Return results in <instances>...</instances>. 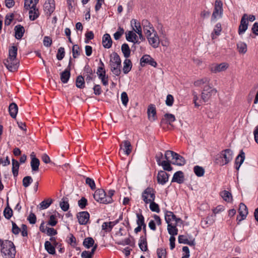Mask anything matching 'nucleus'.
<instances>
[{
    "label": "nucleus",
    "mask_w": 258,
    "mask_h": 258,
    "mask_svg": "<svg viewBox=\"0 0 258 258\" xmlns=\"http://www.w3.org/2000/svg\"><path fill=\"white\" fill-rule=\"evenodd\" d=\"M142 24L149 44L153 48H157L159 46L160 40L153 25L147 20H143Z\"/></svg>",
    "instance_id": "1"
},
{
    "label": "nucleus",
    "mask_w": 258,
    "mask_h": 258,
    "mask_svg": "<svg viewBox=\"0 0 258 258\" xmlns=\"http://www.w3.org/2000/svg\"><path fill=\"white\" fill-rule=\"evenodd\" d=\"M18 48L16 46H13L9 49L8 57L3 60V63L6 68L10 72L16 71L19 67V61L17 58Z\"/></svg>",
    "instance_id": "2"
},
{
    "label": "nucleus",
    "mask_w": 258,
    "mask_h": 258,
    "mask_svg": "<svg viewBox=\"0 0 258 258\" xmlns=\"http://www.w3.org/2000/svg\"><path fill=\"white\" fill-rule=\"evenodd\" d=\"M0 247L4 258H15L16 251L15 245L11 241L0 239Z\"/></svg>",
    "instance_id": "3"
},
{
    "label": "nucleus",
    "mask_w": 258,
    "mask_h": 258,
    "mask_svg": "<svg viewBox=\"0 0 258 258\" xmlns=\"http://www.w3.org/2000/svg\"><path fill=\"white\" fill-rule=\"evenodd\" d=\"M114 191L110 190L108 191L107 195L105 191L102 189H98L93 195L95 200L100 203L108 204L113 202L112 197L114 195Z\"/></svg>",
    "instance_id": "4"
},
{
    "label": "nucleus",
    "mask_w": 258,
    "mask_h": 258,
    "mask_svg": "<svg viewBox=\"0 0 258 258\" xmlns=\"http://www.w3.org/2000/svg\"><path fill=\"white\" fill-rule=\"evenodd\" d=\"M109 66L111 71L116 76H119L121 73V60L119 56L113 52L110 55Z\"/></svg>",
    "instance_id": "5"
},
{
    "label": "nucleus",
    "mask_w": 258,
    "mask_h": 258,
    "mask_svg": "<svg viewBox=\"0 0 258 258\" xmlns=\"http://www.w3.org/2000/svg\"><path fill=\"white\" fill-rule=\"evenodd\" d=\"M233 153L230 149H225L220 152L216 158V162L220 166L228 164L233 158Z\"/></svg>",
    "instance_id": "6"
},
{
    "label": "nucleus",
    "mask_w": 258,
    "mask_h": 258,
    "mask_svg": "<svg viewBox=\"0 0 258 258\" xmlns=\"http://www.w3.org/2000/svg\"><path fill=\"white\" fill-rule=\"evenodd\" d=\"M169 155L172 157V161H170V163H172L173 164L178 166H182L185 164L184 159L180 155L172 151L167 150L165 152L164 155L165 159L169 160Z\"/></svg>",
    "instance_id": "7"
},
{
    "label": "nucleus",
    "mask_w": 258,
    "mask_h": 258,
    "mask_svg": "<svg viewBox=\"0 0 258 258\" xmlns=\"http://www.w3.org/2000/svg\"><path fill=\"white\" fill-rule=\"evenodd\" d=\"M229 67L228 63L223 62L220 63H212L209 66V70L212 73L217 74L225 72Z\"/></svg>",
    "instance_id": "8"
},
{
    "label": "nucleus",
    "mask_w": 258,
    "mask_h": 258,
    "mask_svg": "<svg viewBox=\"0 0 258 258\" xmlns=\"http://www.w3.org/2000/svg\"><path fill=\"white\" fill-rule=\"evenodd\" d=\"M142 198L145 204L153 202L155 199V191L151 187H148L142 192Z\"/></svg>",
    "instance_id": "9"
},
{
    "label": "nucleus",
    "mask_w": 258,
    "mask_h": 258,
    "mask_svg": "<svg viewBox=\"0 0 258 258\" xmlns=\"http://www.w3.org/2000/svg\"><path fill=\"white\" fill-rule=\"evenodd\" d=\"M216 93L217 90L216 89L213 88L209 85H206L204 87L202 93V99L204 102H207L212 96L215 95Z\"/></svg>",
    "instance_id": "10"
},
{
    "label": "nucleus",
    "mask_w": 258,
    "mask_h": 258,
    "mask_svg": "<svg viewBox=\"0 0 258 258\" xmlns=\"http://www.w3.org/2000/svg\"><path fill=\"white\" fill-rule=\"evenodd\" d=\"M223 14V3L220 0H216L212 20H215L222 17Z\"/></svg>",
    "instance_id": "11"
},
{
    "label": "nucleus",
    "mask_w": 258,
    "mask_h": 258,
    "mask_svg": "<svg viewBox=\"0 0 258 258\" xmlns=\"http://www.w3.org/2000/svg\"><path fill=\"white\" fill-rule=\"evenodd\" d=\"M163 157V154L160 152L156 156V160L158 164L162 166L164 170L170 171L172 170V167L170 165V161L169 160H165L162 161L161 159Z\"/></svg>",
    "instance_id": "12"
},
{
    "label": "nucleus",
    "mask_w": 258,
    "mask_h": 258,
    "mask_svg": "<svg viewBox=\"0 0 258 258\" xmlns=\"http://www.w3.org/2000/svg\"><path fill=\"white\" fill-rule=\"evenodd\" d=\"M165 219L168 224H174L181 223L182 221L180 218H177L173 212L167 211L165 215Z\"/></svg>",
    "instance_id": "13"
},
{
    "label": "nucleus",
    "mask_w": 258,
    "mask_h": 258,
    "mask_svg": "<svg viewBox=\"0 0 258 258\" xmlns=\"http://www.w3.org/2000/svg\"><path fill=\"white\" fill-rule=\"evenodd\" d=\"M140 64L142 66H144L146 64L156 67L157 63L154 59L149 55L146 54L143 55L140 59Z\"/></svg>",
    "instance_id": "14"
},
{
    "label": "nucleus",
    "mask_w": 258,
    "mask_h": 258,
    "mask_svg": "<svg viewBox=\"0 0 258 258\" xmlns=\"http://www.w3.org/2000/svg\"><path fill=\"white\" fill-rule=\"evenodd\" d=\"M119 146L120 150H122L124 154L126 156H128L132 152L133 147L128 140L123 141Z\"/></svg>",
    "instance_id": "15"
},
{
    "label": "nucleus",
    "mask_w": 258,
    "mask_h": 258,
    "mask_svg": "<svg viewBox=\"0 0 258 258\" xmlns=\"http://www.w3.org/2000/svg\"><path fill=\"white\" fill-rule=\"evenodd\" d=\"M248 27V16L244 14L241 18L240 24L238 28L239 35L243 34L247 30Z\"/></svg>",
    "instance_id": "16"
},
{
    "label": "nucleus",
    "mask_w": 258,
    "mask_h": 258,
    "mask_svg": "<svg viewBox=\"0 0 258 258\" xmlns=\"http://www.w3.org/2000/svg\"><path fill=\"white\" fill-rule=\"evenodd\" d=\"M55 8V2L54 0H47L44 3V11L49 16H50V15L54 12Z\"/></svg>",
    "instance_id": "17"
},
{
    "label": "nucleus",
    "mask_w": 258,
    "mask_h": 258,
    "mask_svg": "<svg viewBox=\"0 0 258 258\" xmlns=\"http://www.w3.org/2000/svg\"><path fill=\"white\" fill-rule=\"evenodd\" d=\"M238 212L241 218L239 219V217L238 216L237 217V220L240 222L244 220L248 214L247 208L243 203H241L239 204Z\"/></svg>",
    "instance_id": "18"
},
{
    "label": "nucleus",
    "mask_w": 258,
    "mask_h": 258,
    "mask_svg": "<svg viewBox=\"0 0 258 258\" xmlns=\"http://www.w3.org/2000/svg\"><path fill=\"white\" fill-rule=\"evenodd\" d=\"M147 113L148 119L149 120L151 121H153L156 119V110L154 105L150 104L149 105Z\"/></svg>",
    "instance_id": "19"
},
{
    "label": "nucleus",
    "mask_w": 258,
    "mask_h": 258,
    "mask_svg": "<svg viewBox=\"0 0 258 258\" xmlns=\"http://www.w3.org/2000/svg\"><path fill=\"white\" fill-rule=\"evenodd\" d=\"M89 213L85 211L80 212L77 215L78 221L81 225L87 224L89 220Z\"/></svg>",
    "instance_id": "20"
},
{
    "label": "nucleus",
    "mask_w": 258,
    "mask_h": 258,
    "mask_svg": "<svg viewBox=\"0 0 258 258\" xmlns=\"http://www.w3.org/2000/svg\"><path fill=\"white\" fill-rule=\"evenodd\" d=\"M122 216L120 215L118 220L113 222H104L102 224V229L106 232H109L111 230L113 227L116 225L119 220H122Z\"/></svg>",
    "instance_id": "21"
},
{
    "label": "nucleus",
    "mask_w": 258,
    "mask_h": 258,
    "mask_svg": "<svg viewBox=\"0 0 258 258\" xmlns=\"http://www.w3.org/2000/svg\"><path fill=\"white\" fill-rule=\"evenodd\" d=\"M126 39L128 41L134 43H139L138 37L136 33L133 31H127L125 32Z\"/></svg>",
    "instance_id": "22"
},
{
    "label": "nucleus",
    "mask_w": 258,
    "mask_h": 258,
    "mask_svg": "<svg viewBox=\"0 0 258 258\" xmlns=\"http://www.w3.org/2000/svg\"><path fill=\"white\" fill-rule=\"evenodd\" d=\"M168 178L169 175L165 171H160L158 172L157 180L159 183L164 184L168 180Z\"/></svg>",
    "instance_id": "23"
},
{
    "label": "nucleus",
    "mask_w": 258,
    "mask_h": 258,
    "mask_svg": "<svg viewBox=\"0 0 258 258\" xmlns=\"http://www.w3.org/2000/svg\"><path fill=\"white\" fill-rule=\"evenodd\" d=\"M215 221L214 217L213 215L208 216L202 220L201 224L203 228H207L212 225L215 222Z\"/></svg>",
    "instance_id": "24"
},
{
    "label": "nucleus",
    "mask_w": 258,
    "mask_h": 258,
    "mask_svg": "<svg viewBox=\"0 0 258 258\" xmlns=\"http://www.w3.org/2000/svg\"><path fill=\"white\" fill-rule=\"evenodd\" d=\"M112 41L109 34H105L102 38L103 46L106 48H109L112 46Z\"/></svg>",
    "instance_id": "25"
},
{
    "label": "nucleus",
    "mask_w": 258,
    "mask_h": 258,
    "mask_svg": "<svg viewBox=\"0 0 258 258\" xmlns=\"http://www.w3.org/2000/svg\"><path fill=\"white\" fill-rule=\"evenodd\" d=\"M15 37L17 39H20L23 37L25 32L24 28L20 25H18L15 27Z\"/></svg>",
    "instance_id": "26"
},
{
    "label": "nucleus",
    "mask_w": 258,
    "mask_h": 258,
    "mask_svg": "<svg viewBox=\"0 0 258 258\" xmlns=\"http://www.w3.org/2000/svg\"><path fill=\"white\" fill-rule=\"evenodd\" d=\"M160 43L164 47H168L170 44V41L165 32L161 30L160 32Z\"/></svg>",
    "instance_id": "27"
},
{
    "label": "nucleus",
    "mask_w": 258,
    "mask_h": 258,
    "mask_svg": "<svg viewBox=\"0 0 258 258\" xmlns=\"http://www.w3.org/2000/svg\"><path fill=\"white\" fill-rule=\"evenodd\" d=\"M184 181V176L183 172L179 171L176 172L173 175L172 182H176L178 183H181Z\"/></svg>",
    "instance_id": "28"
},
{
    "label": "nucleus",
    "mask_w": 258,
    "mask_h": 258,
    "mask_svg": "<svg viewBox=\"0 0 258 258\" xmlns=\"http://www.w3.org/2000/svg\"><path fill=\"white\" fill-rule=\"evenodd\" d=\"M245 159V154L241 151L239 155L236 158L235 164L236 169L239 170L240 165L242 164Z\"/></svg>",
    "instance_id": "29"
},
{
    "label": "nucleus",
    "mask_w": 258,
    "mask_h": 258,
    "mask_svg": "<svg viewBox=\"0 0 258 258\" xmlns=\"http://www.w3.org/2000/svg\"><path fill=\"white\" fill-rule=\"evenodd\" d=\"M28 9H30L29 12L30 19L32 21L36 19L39 15L38 9L37 7H33V8H28Z\"/></svg>",
    "instance_id": "30"
},
{
    "label": "nucleus",
    "mask_w": 258,
    "mask_h": 258,
    "mask_svg": "<svg viewBox=\"0 0 258 258\" xmlns=\"http://www.w3.org/2000/svg\"><path fill=\"white\" fill-rule=\"evenodd\" d=\"M9 110L11 116L14 118H16L18 111L17 104L15 103L10 104Z\"/></svg>",
    "instance_id": "31"
},
{
    "label": "nucleus",
    "mask_w": 258,
    "mask_h": 258,
    "mask_svg": "<svg viewBox=\"0 0 258 258\" xmlns=\"http://www.w3.org/2000/svg\"><path fill=\"white\" fill-rule=\"evenodd\" d=\"M220 196L223 199L228 203H231L233 201L232 194L227 190H223L220 192Z\"/></svg>",
    "instance_id": "32"
},
{
    "label": "nucleus",
    "mask_w": 258,
    "mask_h": 258,
    "mask_svg": "<svg viewBox=\"0 0 258 258\" xmlns=\"http://www.w3.org/2000/svg\"><path fill=\"white\" fill-rule=\"evenodd\" d=\"M222 30L221 25L220 23H217L211 34V37L212 39H216L217 36H219L221 34Z\"/></svg>",
    "instance_id": "33"
},
{
    "label": "nucleus",
    "mask_w": 258,
    "mask_h": 258,
    "mask_svg": "<svg viewBox=\"0 0 258 258\" xmlns=\"http://www.w3.org/2000/svg\"><path fill=\"white\" fill-rule=\"evenodd\" d=\"M131 25L133 29V31L136 33L142 31V27L140 23L136 19H132L131 21Z\"/></svg>",
    "instance_id": "34"
},
{
    "label": "nucleus",
    "mask_w": 258,
    "mask_h": 258,
    "mask_svg": "<svg viewBox=\"0 0 258 258\" xmlns=\"http://www.w3.org/2000/svg\"><path fill=\"white\" fill-rule=\"evenodd\" d=\"M178 223L169 224L167 226L168 233L171 236H174L177 234L178 230L176 228V225Z\"/></svg>",
    "instance_id": "35"
},
{
    "label": "nucleus",
    "mask_w": 258,
    "mask_h": 258,
    "mask_svg": "<svg viewBox=\"0 0 258 258\" xmlns=\"http://www.w3.org/2000/svg\"><path fill=\"white\" fill-rule=\"evenodd\" d=\"M237 49L240 54H244L247 51V45L243 42H239L237 44Z\"/></svg>",
    "instance_id": "36"
},
{
    "label": "nucleus",
    "mask_w": 258,
    "mask_h": 258,
    "mask_svg": "<svg viewBox=\"0 0 258 258\" xmlns=\"http://www.w3.org/2000/svg\"><path fill=\"white\" fill-rule=\"evenodd\" d=\"M30 165L32 171H37L39 170L40 161L39 159L36 157H32L30 162Z\"/></svg>",
    "instance_id": "37"
},
{
    "label": "nucleus",
    "mask_w": 258,
    "mask_h": 258,
    "mask_svg": "<svg viewBox=\"0 0 258 258\" xmlns=\"http://www.w3.org/2000/svg\"><path fill=\"white\" fill-rule=\"evenodd\" d=\"M12 172L15 177L17 176L18 175V171L19 169L20 164L18 161L14 159L12 160Z\"/></svg>",
    "instance_id": "38"
},
{
    "label": "nucleus",
    "mask_w": 258,
    "mask_h": 258,
    "mask_svg": "<svg viewBox=\"0 0 258 258\" xmlns=\"http://www.w3.org/2000/svg\"><path fill=\"white\" fill-rule=\"evenodd\" d=\"M132 62L130 59H126L123 61V71L124 74L128 73L132 69Z\"/></svg>",
    "instance_id": "39"
},
{
    "label": "nucleus",
    "mask_w": 258,
    "mask_h": 258,
    "mask_svg": "<svg viewBox=\"0 0 258 258\" xmlns=\"http://www.w3.org/2000/svg\"><path fill=\"white\" fill-rule=\"evenodd\" d=\"M70 71L69 70H66L60 74V80L63 83L68 82L70 77Z\"/></svg>",
    "instance_id": "40"
},
{
    "label": "nucleus",
    "mask_w": 258,
    "mask_h": 258,
    "mask_svg": "<svg viewBox=\"0 0 258 258\" xmlns=\"http://www.w3.org/2000/svg\"><path fill=\"white\" fill-rule=\"evenodd\" d=\"M38 2L39 0H25L24 7L26 9L36 7V5Z\"/></svg>",
    "instance_id": "41"
},
{
    "label": "nucleus",
    "mask_w": 258,
    "mask_h": 258,
    "mask_svg": "<svg viewBox=\"0 0 258 258\" xmlns=\"http://www.w3.org/2000/svg\"><path fill=\"white\" fill-rule=\"evenodd\" d=\"M7 207L4 211V215L6 218L9 219L13 215V210L9 206L8 198L7 199Z\"/></svg>",
    "instance_id": "42"
},
{
    "label": "nucleus",
    "mask_w": 258,
    "mask_h": 258,
    "mask_svg": "<svg viewBox=\"0 0 258 258\" xmlns=\"http://www.w3.org/2000/svg\"><path fill=\"white\" fill-rule=\"evenodd\" d=\"M53 200L51 199H47L41 202L39 204V208L43 210L48 208L52 203Z\"/></svg>",
    "instance_id": "43"
},
{
    "label": "nucleus",
    "mask_w": 258,
    "mask_h": 258,
    "mask_svg": "<svg viewBox=\"0 0 258 258\" xmlns=\"http://www.w3.org/2000/svg\"><path fill=\"white\" fill-rule=\"evenodd\" d=\"M121 51L125 58H128L130 56L131 50L126 43H124L121 46Z\"/></svg>",
    "instance_id": "44"
},
{
    "label": "nucleus",
    "mask_w": 258,
    "mask_h": 258,
    "mask_svg": "<svg viewBox=\"0 0 258 258\" xmlns=\"http://www.w3.org/2000/svg\"><path fill=\"white\" fill-rule=\"evenodd\" d=\"M45 248L50 254H54L55 253V249L53 246L48 241L45 242Z\"/></svg>",
    "instance_id": "45"
},
{
    "label": "nucleus",
    "mask_w": 258,
    "mask_h": 258,
    "mask_svg": "<svg viewBox=\"0 0 258 258\" xmlns=\"http://www.w3.org/2000/svg\"><path fill=\"white\" fill-rule=\"evenodd\" d=\"M94 240L92 237L86 238L83 241V245L87 248H89L93 246Z\"/></svg>",
    "instance_id": "46"
},
{
    "label": "nucleus",
    "mask_w": 258,
    "mask_h": 258,
    "mask_svg": "<svg viewBox=\"0 0 258 258\" xmlns=\"http://www.w3.org/2000/svg\"><path fill=\"white\" fill-rule=\"evenodd\" d=\"M210 80L207 78H204L197 80L194 82V85L196 87H201L205 84L209 83Z\"/></svg>",
    "instance_id": "47"
},
{
    "label": "nucleus",
    "mask_w": 258,
    "mask_h": 258,
    "mask_svg": "<svg viewBox=\"0 0 258 258\" xmlns=\"http://www.w3.org/2000/svg\"><path fill=\"white\" fill-rule=\"evenodd\" d=\"M61 209L63 211H67L69 209V204L67 198H62L61 201L59 203Z\"/></svg>",
    "instance_id": "48"
},
{
    "label": "nucleus",
    "mask_w": 258,
    "mask_h": 258,
    "mask_svg": "<svg viewBox=\"0 0 258 258\" xmlns=\"http://www.w3.org/2000/svg\"><path fill=\"white\" fill-rule=\"evenodd\" d=\"M178 240L180 243L187 244L190 245L194 244L193 241H189L186 236L183 235H181L178 236Z\"/></svg>",
    "instance_id": "49"
},
{
    "label": "nucleus",
    "mask_w": 258,
    "mask_h": 258,
    "mask_svg": "<svg viewBox=\"0 0 258 258\" xmlns=\"http://www.w3.org/2000/svg\"><path fill=\"white\" fill-rule=\"evenodd\" d=\"M105 73V72H102L100 74H99V73H98V76L99 77V78L101 79L102 84L104 86H106L108 85V77L106 76Z\"/></svg>",
    "instance_id": "50"
},
{
    "label": "nucleus",
    "mask_w": 258,
    "mask_h": 258,
    "mask_svg": "<svg viewBox=\"0 0 258 258\" xmlns=\"http://www.w3.org/2000/svg\"><path fill=\"white\" fill-rule=\"evenodd\" d=\"M76 86L79 88H83L85 87V82L84 78L82 76H79L76 79Z\"/></svg>",
    "instance_id": "51"
},
{
    "label": "nucleus",
    "mask_w": 258,
    "mask_h": 258,
    "mask_svg": "<svg viewBox=\"0 0 258 258\" xmlns=\"http://www.w3.org/2000/svg\"><path fill=\"white\" fill-rule=\"evenodd\" d=\"M194 172L197 176L201 177L204 175L205 170L203 167L199 166H196L194 167Z\"/></svg>",
    "instance_id": "52"
},
{
    "label": "nucleus",
    "mask_w": 258,
    "mask_h": 258,
    "mask_svg": "<svg viewBox=\"0 0 258 258\" xmlns=\"http://www.w3.org/2000/svg\"><path fill=\"white\" fill-rule=\"evenodd\" d=\"M164 119L166 120L168 123L171 124V123L175 120V117L172 114L166 113L164 115Z\"/></svg>",
    "instance_id": "53"
},
{
    "label": "nucleus",
    "mask_w": 258,
    "mask_h": 258,
    "mask_svg": "<svg viewBox=\"0 0 258 258\" xmlns=\"http://www.w3.org/2000/svg\"><path fill=\"white\" fill-rule=\"evenodd\" d=\"M149 204H150L149 208L152 211L157 213L159 212V207L157 204L154 202V201H153V202L149 203Z\"/></svg>",
    "instance_id": "54"
},
{
    "label": "nucleus",
    "mask_w": 258,
    "mask_h": 258,
    "mask_svg": "<svg viewBox=\"0 0 258 258\" xmlns=\"http://www.w3.org/2000/svg\"><path fill=\"white\" fill-rule=\"evenodd\" d=\"M33 179L32 177L30 176H25L23 179V185L27 187L29 186V185L32 182Z\"/></svg>",
    "instance_id": "55"
},
{
    "label": "nucleus",
    "mask_w": 258,
    "mask_h": 258,
    "mask_svg": "<svg viewBox=\"0 0 258 258\" xmlns=\"http://www.w3.org/2000/svg\"><path fill=\"white\" fill-rule=\"evenodd\" d=\"M137 217L138 218L137 223L138 225L143 226L144 228L146 227V225L144 223V218L142 214H137Z\"/></svg>",
    "instance_id": "56"
},
{
    "label": "nucleus",
    "mask_w": 258,
    "mask_h": 258,
    "mask_svg": "<svg viewBox=\"0 0 258 258\" xmlns=\"http://www.w3.org/2000/svg\"><path fill=\"white\" fill-rule=\"evenodd\" d=\"M139 246L142 251H146L147 250V241L145 238H141Z\"/></svg>",
    "instance_id": "57"
},
{
    "label": "nucleus",
    "mask_w": 258,
    "mask_h": 258,
    "mask_svg": "<svg viewBox=\"0 0 258 258\" xmlns=\"http://www.w3.org/2000/svg\"><path fill=\"white\" fill-rule=\"evenodd\" d=\"M158 258H166V249L163 248H158L157 251Z\"/></svg>",
    "instance_id": "58"
},
{
    "label": "nucleus",
    "mask_w": 258,
    "mask_h": 258,
    "mask_svg": "<svg viewBox=\"0 0 258 258\" xmlns=\"http://www.w3.org/2000/svg\"><path fill=\"white\" fill-rule=\"evenodd\" d=\"M124 33V30L122 28L119 27L117 32L114 35V38L115 40H118Z\"/></svg>",
    "instance_id": "59"
},
{
    "label": "nucleus",
    "mask_w": 258,
    "mask_h": 258,
    "mask_svg": "<svg viewBox=\"0 0 258 258\" xmlns=\"http://www.w3.org/2000/svg\"><path fill=\"white\" fill-rule=\"evenodd\" d=\"M121 100L123 105L126 106L128 101V98L126 92H123L121 93Z\"/></svg>",
    "instance_id": "60"
},
{
    "label": "nucleus",
    "mask_w": 258,
    "mask_h": 258,
    "mask_svg": "<svg viewBox=\"0 0 258 258\" xmlns=\"http://www.w3.org/2000/svg\"><path fill=\"white\" fill-rule=\"evenodd\" d=\"M86 183L88 184L92 189H94L96 187L94 180L91 178L87 177L86 178Z\"/></svg>",
    "instance_id": "61"
},
{
    "label": "nucleus",
    "mask_w": 258,
    "mask_h": 258,
    "mask_svg": "<svg viewBox=\"0 0 258 258\" xmlns=\"http://www.w3.org/2000/svg\"><path fill=\"white\" fill-rule=\"evenodd\" d=\"M80 48L78 45H74L73 47L72 52L74 58L77 57L80 55Z\"/></svg>",
    "instance_id": "62"
},
{
    "label": "nucleus",
    "mask_w": 258,
    "mask_h": 258,
    "mask_svg": "<svg viewBox=\"0 0 258 258\" xmlns=\"http://www.w3.org/2000/svg\"><path fill=\"white\" fill-rule=\"evenodd\" d=\"M64 56V49L63 47H60L56 55L57 58L58 60H61Z\"/></svg>",
    "instance_id": "63"
},
{
    "label": "nucleus",
    "mask_w": 258,
    "mask_h": 258,
    "mask_svg": "<svg viewBox=\"0 0 258 258\" xmlns=\"http://www.w3.org/2000/svg\"><path fill=\"white\" fill-rule=\"evenodd\" d=\"M57 222L56 217L53 215H51L48 221V224L51 226H54L57 224Z\"/></svg>",
    "instance_id": "64"
}]
</instances>
